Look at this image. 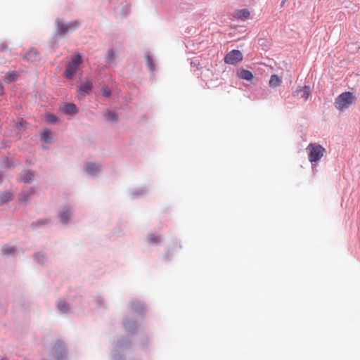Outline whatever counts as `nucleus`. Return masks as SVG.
<instances>
[{
    "label": "nucleus",
    "instance_id": "1a4fd4ad",
    "mask_svg": "<svg viewBox=\"0 0 360 360\" xmlns=\"http://www.w3.org/2000/svg\"><path fill=\"white\" fill-rule=\"evenodd\" d=\"M92 87V84L89 82H86L78 86V91L81 96L89 94Z\"/></svg>",
    "mask_w": 360,
    "mask_h": 360
},
{
    "label": "nucleus",
    "instance_id": "c85d7f7f",
    "mask_svg": "<svg viewBox=\"0 0 360 360\" xmlns=\"http://www.w3.org/2000/svg\"><path fill=\"white\" fill-rule=\"evenodd\" d=\"M2 94H3V87H2L1 84L0 83V95H1Z\"/></svg>",
    "mask_w": 360,
    "mask_h": 360
},
{
    "label": "nucleus",
    "instance_id": "bb28decb",
    "mask_svg": "<svg viewBox=\"0 0 360 360\" xmlns=\"http://www.w3.org/2000/svg\"><path fill=\"white\" fill-rule=\"evenodd\" d=\"M110 91L108 90V89L106 88H103V95L105 96V97H109L110 96Z\"/></svg>",
    "mask_w": 360,
    "mask_h": 360
},
{
    "label": "nucleus",
    "instance_id": "f03ea898",
    "mask_svg": "<svg viewBox=\"0 0 360 360\" xmlns=\"http://www.w3.org/2000/svg\"><path fill=\"white\" fill-rule=\"evenodd\" d=\"M309 160L313 163L320 160L326 153V149L318 143H310L307 147Z\"/></svg>",
    "mask_w": 360,
    "mask_h": 360
},
{
    "label": "nucleus",
    "instance_id": "423d86ee",
    "mask_svg": "<svg viewBox=\"0 0 360 360\" xmlns=\"http://www.w3.org/2000/svg\"><path fill=\"white\" fill-rule=\"evenodd\" d=\"M310 93V88L307 86H305L303 88L297 90L296 96H297L298 99H301L302 101L304 102L308 100Z\"/></svg>",
    "mask_w": 360,
    "mask_h": 360
},
{
    "label": "nucleus",
    "instance_id": "2eb2a0df",
    "mask_svg": "<svg viewBox=\"0 0 360 360\" xmlns=\"http://www.w3.org/2000/svg\"><path fill=\"white\" fill-rule=\"evenodd\" d=\"M12 198V194L10 192H4L0 196V205H2L7 201L11 200Z\"/></svg>",
    "mask_w": 360,
    "mask_h": 360
},
{
    "label": "nucleus",
    "instance_id": "b1692460",
    "mask_svg": "<svg viewBox=\"0 0 360 360\" xmlns=\"http://www.w3.org/2000/svg\"><path fill=\"white\" fill-rule=\"evenodd\" d=\"M34 193L33 190L32 189H30L29 191H27V195L26 194L25 192H24L22 193V199H23V201L25 202H27V197L28 195H32V193Z\"/></svg>",
    "mask_w": 360,
    "mask_h": 360
},
{
    "label": "nucleus",
    "instance_id": "c756f323",
    "mask_svg": "<svg viewBox=\"0 0 360 360\" xmlns=\"http://www.w3.org/2000/svg\"><path fill=\"white\" fill-rule=\"evenodd\" d=\"M284 3H285V1H283L282 2L281 5H282V6H283V5H284Z\"/></svg>",
    "mask_w": 360,
    "mask_h": 360
},
{
    "label": "nucleus",
    "instance_id": "7ed1b4c3",
    "mask_svg": "<svg viewBox=\"0 0 360 360\" xmlns=\"http://www.w3.org/2000/svg\"><path fill=\"white\" fill-rule=\"evenodd\" d=\"M82 62L81 56L79 54L75 55L67 65L66 70L64 72V76L69 79H72Z\"/></svg>",
    "mask_w": 360,
    "mask_h": 360
},
{
    "label": "nucleus",
    "instance_id": "dca6fc26",
    "mask_svg": "<svg viewBox=\"0 0 360 360\" xmlns=\"http://www.w3.org/2000/svg\"><path fill=\"white\" fill-rule=\"evenodd\" d=\"M45 120L51 124L57 123L58 121V117L53 114H46L45 115Z\"/></svg>",
    "mask_w": 360,
    "mask_h": 360
},
{
    "label": "nucleus",
    "instance_id": "f3484780",
    "mask_svg": "<svg viewBox=\"0 0 360 360\" xmlns=\"http://www.w3.org/2000/svg\"><path fill=\"white\" fill-rule=\"evenodd\" d=\"M34 178V174L32 172H25L24 174V175L22 176V181L25 183H28L30 182L31 180H32V179Z\"/></svg>",
    "mask_w": 360,
    "mask_h": 360
},
{
    "label": "nucleus",
    "instance_id": "9d476101",
    "mask_svg": "<svg viewBox=\"0 0 360 360\" xmlns=\"http://www.w3.org/2000/svg\"><path fill=\"white\" fill-rule=\"evenodd\" d=\"M61 110L65 113L70 114V115L75 114L77 112L76 105L71 103H65L62 107Z\"/></svg>",
    "mask_w": 360,
    "mask_h": 360
},
{
    "label": "nucleus",
    "instance_id": "0eeeda50",
    "mask_svg": "<svg viewBox=\"0 0 360 360\" xmlns=\"http://www.w3.org/2000/svg\"><path fill=\"white\" fill-rule=\"evenodd\" d=\"M250 13L247 8L237 10L233 14V17L237 20L248 19L250 17Z\"/></svg>",
    "mask_w": 360,
    "mask_h": 360
},
{
    "label": "nucleus",
    "instance_id": "aec40b11",
    "mask_svg": "<svg viewBox=\"0 0 360 360\" xmlns=\"http://www.w3.org/2000/svg\"><path fill=\"white\" fill-rule=\"evenodd\" d=\"M70 214L68 210L63 212L60 214V219L62 222L65 223L69 219Z\"/></svg>",
    "mask_w": 360,
    "mask_h": 360
},
{
    "label": "nucleus",
    "instance_id": "a211bd4d",
    "mask_svg": "<svg viewBox=\"0 0 360 360\" xmlns=\"http://www.w3.org/2000/svg\"><path fill=\"white\" fill-rule=\"evenodd\" d=\"M105 118L111 122H116L117 120V115L112 111H109L105 115Z\"/></svg>",
    "mask_w": 360,
    "mask_h": 360
},
{
    "label": "nucleus",
    "instance_id": "39448f33",
    "mask_svg": "<svg viewBox=\"0 0 360 360\" xmlns=\"http://www.w3.org/2000/svg\"><path fill=\"white\" fill-rule=\"evenodd\" d=\"M243 58V54L240 51L232 50L226 55L224 62L226 64L234 65L241 62Z\"/></svg>",
    "mask_w": 360,
    "mask_h": 360
},
{
    "label": "nucleus",
    "instance_id": "6ab92c4d",
    "mask_svg": "<svg viewBox=\"0 0 360 360\" xmlns=\"http://www.w3.org/2000/svg\"><path fill=\"white\" fill-rule=\"evenodd\" d=\"M148 240L151 243H155V244H158L160 242V236H156V235H154V234H150L148 236Z\"/></svg>",
    "mask_w": 360,
    "mask_h": 360
},
{
    "label": "nucleus",
    "instance_id": "9b49d317",
    "mask_svg": "<svg viewBox=\"0 0 360 360\" xmlns=\"http://www.w3.org/2000/svg\"><path fill=\"white\" fill-rule=\"evenodd\" d=\"M52 136V132L50 130L44 129L41 134V139L44 142H51Z\"/></svg>",
    "mask_w": 360,
    "mask_h": 360
},
{
    "label": "nucleus",
    "instance_id": "4be33fe9",
    "mask_svg": "<svg viewBox=\"0 0 360 360\" xmlns=\"http://www.w3.org/2000/svg\"><path fill=\"white\" fill-rule=\"evenodd\" d=\"M146 63H147V65H148L149 69L150 70H154V64L153 62V59L150 56H146Z\"/></svg>",
    "mask_w": 360,
    "mask_h": 360
},
{
    "label": "nucleus",
    "instance_id": "cd10ccee",
    "mask_svg": "<svg viewBox=\"0 0 360 360\" xmlns=\"http://www.w3.org/2000/svg\"><path fill=\"white\" fill-rule=\"evenodd\" d=\"M46 224H48V221L46 219V220H39L38 221L36 222V225H44Z\"/></svg>",
    "mask_w": 360,
    "mask_h": 360
},
{
    "label": "nucleus",
    "instance_id": "6e6552de",
    "mask_svg": "<svg viewBox=\"0 0 360 360\" xmlns=\"http://www.w3.org/2000/svg\"><path fill=\"white\" fill-rule=\"evenodd\" d=\"M237 75L240 79L250 81L253 79V74L247 70L239 69L237 71Z\"/></svg>",
    "mask_w": 360,
    "mask_h": 360
},
{
    "label": "nucleus",
    "instance_id": "ddd939ff",
    "mask_svg": "<svg viewBox=\"0 0 360 360\" xmlns=\"http://www.w3.org/2000/svg\"><path fill=\"white\" fill-rule=\"evenodd\" d=\"M281 83V79L276 75H272L269 80V86L271 87L278 86Z\"/></svg>",
    "mask_w": 360,
    "mask_h": 360
},
{
    "label": "nucleus",
    "instance_id": "5701e85b",
    "mask_svg": "<svg viewBox=\"0 0 360 360\" xmlns=\"http://www.w3.org/2000/svg\"><path fill=\"white\" fill-rule=\"evenodd\" d=\"M58 309L62 311H65L68 310V306L65 303L60 302L58 304Z\"/></svg>",
    "mask_w": 360,
    "mask_h": 360
},
{
    "label": "nucleus",
    "instance_id": "20e7f679",
    "mask_svg": "<svg viewBox=\"0 0 360 360\" xmlns=\"http://www.w3.org/2000/svg\"><path fill=\"white\" fill-rule=\"evenodd\" d=\"M79 26L78 21H73L67 24L60 22L59 20L56 21L57 32L60 35H64L69 32H72Z\"/></svg>",
    "mask_w": 360,
    "mask_h": 360
},
{
    "label": "nucleus",
    "instance_id": "4468645a",
    "mask_svg": "<svg viewBox=\"0 0 360 360\" xmlns=\"http://www.w3.org/2000/svg\"><path fill=\"white\" fill-rule=\"evenodd\" d=\"M18 78V73L15 71L8 72L5 75V80L7 82L16 80Z\"/></svg>",
    "mask_w": 360,
    "mask_h": 360
},
{
    "label": "nucleus",
    "instance_id": "393cba45",
    "mask_svg": "<svg viewBox=\"0 0 360 360\" xmlns=\"http://www.w3.org/2000/svg\"><path fill=\"white\" fill-rule=\"evenodd\" d=\"M34 56H37V54L34 51H31L25 55V58L29 60L32 59Z\"/></svg>",
    "mask_w": 360,
    "mask_h": 360
},
{
    "label": "nucleus",
    "instance_id": "a878e982",
    "mask_svg": "<svg viewBox=\"0 0 360 360\" xmlns=\"http://www.w3.org/2000/svg\"><path fill=\"white\" fill-rule=\"evenodd\" d=\"M14 251V249L13 248H4L2 249V252L4 254H8V253H11Z\"/></svg>",
    "mask_w": 360,
    "mask_h": 360
},
{
    "label": "nucleus",
    "instance_id": "f8f14e48",
    "mask_svg": "<svg viewBox=\"0 0 360 360\" xmlns=\"http://www.w3.org/2000/svg\"><path fill=\"white\" fill-rule=\"evenodd\" d=\"M86 172L94 175L99 170V166L95 163H89L86 168Z\"/></svg>",
    "mask_w": 360,
    "mask_h": 360
},
{
    "label": "nucleus",
    "instance_id": "f257e3e1",
    "mask_svg": "<svg viewBox=\"0 0 360 360\" xmlns=\"http://www.w3.org/2000/svg\"><path fill=\"white\" fill-rule=\"evenodd\" d=\"M356 101V97L352 92L345 91L335 98L334 105L338 110L343 111L355 103Z\"/></svg>",
    "mask_w": 360,
    "mask_h": 360
},
{
    "label": "nucleus",
    "instance_id": "412c9836",
    "mask_svg": "<svg viewBox=\"0 0 360 360\" xmlns=\"http://www.w3.org/2000/svg\"><path fill=\"white\" fill-rule=\"evenodd\" d=\"M115 58V53L112 49L109 50L108 56H107V62L110 63L112 62Z\"/></svg>",
    "mask_w": 360,
    "mask_h": 360
}]
</instances>
